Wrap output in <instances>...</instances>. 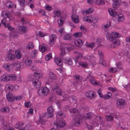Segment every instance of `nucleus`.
Here are the masks:
<instances>
[{
  "instance_id": "1",
  "label": "nucleus",
  "mask_w": 130,
  "mask_h": 130,
  "mask_svg": "<svg viewBox=\"0 0 130 130\" xmlns=\"http://www.w3.org/2000/svg\"><path fill=\"white\" fill-rule=\"evenodd\" d=\"M121 36L120 34L117 32H112L110 34L108 38L109 40L112 41V44L117 46L120 45L119 40L116 38H119Z\"/></svg>"
},
{
  "instance_id": "2",
  "label": "nucleus",
  "mask_w": 130,
  "mask_h": 130,
  "mask_svg": "<svg viewBox=\"0 0 130 130\" xmlns=\"http://www.w3.org/2000/svg\"><path fill=\"white\" fill-rule=\"evenodd\" d=\"M38 94L41 97H45L47 96L50 92V90L46 86L41 87L37 91Z\"/></svg>"
},
{
  "instance_id": "3",
  "label": "nucleus",
  "mask_w": 130,
  "mask_h": 130,
  "mask_svg": "<svg viewBox=\"0 0 130 130\" xmlns=\"http://www.w3.org/2000/svg\"><path fill=\"white\" fill-rule=\"evenodd\" d=\"M17 78V77L15 75L4 74L1 77V80L2 81L6 82L10 80H14Z\"/></svg>"
},
{
  "instance_id": "4",
  "label": "nucleus",
  "mask_w": 130,
  "mask_h": 130,
  "mask_svg": "<svg viewBox=\"0 0 130 130\" xmlns=\"http://www.w3.org/2000/svg\"><path fill=\"white\" fill-rule=\"evenodd\" d=\"M29 80L32 81V84L37 88H39L40 87L41 83L39 80L36 78V77H32V75H30L28 76Z\"/></svg>"
},
{
  "instance_id": "5",
  "label": "nucleus",
  "mask_w": 130,
  "mask_h": 130,
  "mask_svg": "<svg viewBox=\"0 0 130 130\" xmlns=\"http://www.w3.org/2000/svg\"><path fill=\"white\" fill-rule=\"evenodd\" d=\"M85 96L88 99L92 100L95 98L96 96V94L95 92L93 91L89 90L86 92Z\"/></svg>"
},
{
  "instance_id": "6",
  "label": "nucleus",
  "mask_w": 130,
  "mask_h": 130,
  "mask_svg": "<svg viewBox=\"0 0 130 130\" xmlns=\"http://www.w3.org/2000/svg\"><path fill=\"white\" fill-rule=\"evenodd\" d=\"M87 79H88L90 83L93 85H98L101 86L102 85V84L100 82H96L95 78L91 74H89L87 76Z\"/></svg>"
},
{
  "instance_id": "7",
  "label": "nucleus",
  "mask_w": 130,
  "mask_h": 130,
  "mask_svg": "<svg viewBox=\"0 0 130 130\" xmlns=\"http://www.w3.org/2000/svg\"><path fill=\"white\" fill-rule=\"evenodd\" d=\"M61 54L63 55L66 53L70 51V48L67 44H62L60 46Z\"/></svg>"
},
{
  "instance_id": "8",
  "label": "nucleus",
  "mask_w": 130,
  "mask_h": 130,
  "mask_svg": "<svg viewBox=\"0 0 130 130\" xmlns=\"http://www.w3.org/2000/svg\"><path fill=\"white\" fill-rule=\"evenodd\" d=\"M72 123L76 126L80 125L83 123V120L80 117L74 118L72 120Z\"/></svg>"
},
{
  "instance_id": "9",
  "label": "nucleus",
  "mask_w": 130,
  "mask_h": 130,
  "mask_svg": "<svg viewBox=\"0 0 130 130\" xmlns=\"http://www.w3.org/2000/svg\"><path fill=\"white\" fill-rule=\"evenodd\" d=\"M84 20L87 22H93L96 23L97 22V19L95 17L93 18L91 16H86L83 18Z\"/></svg>"
},
{
  "instance_id": "10",
  "label": "nucleus",
  "mask_w": 130,
  "mask_h": 130,
  "mask_svg": "<svg viewBox=\"0 0 130 130\" xmlns=\"http://www.w3.org/2000/svg\"><path fill=\"white\" fill-rule=\"evenodd\" d=\"M84 59L86 61H88L91 63L94 66L95 64V58L93 56H89L87 55L85 56Z\"/></svg>"
},
{
  "instance_id": "11",
  "label": "nucleus",
  "mask_w": 130,
  "mask_h": 130,
  "mask_svg": "<svg viewBox=\"0 0 130 130\" xmlns=\"http://www.w3.org/2000/svg\"><path fill=\"white\" fill-rule=\"evenodd\" d=\"M6 57L8 59L10 60H13L15 58V55L12 53L11 50H9L8 52Z\"/></svg>"
},
{
  "instance_id": "12",
  "label": "nucleus",
  "mask_w": 130,
  "mask_h": 130,
  "mask_svg": "<svg viewBox=\"0 0 130 130\" xmlns=\"http://www.w3.org/2000/svg\"><path fill=\"white\" fill-rule=\"evenodd\" d=\"M117 106H124L126 105V102L123 99H119L116 100Z\"/></svg>"
},
{
  "instance_id": "13",
  "label": "nucleus",
  "mask_w": 130,
  "mask_h": 130,
  "mask_svg": "<svg viewBox=\"0 0 130 130\" xmlns=\"http://www.w3.org/2000/svg\"><path fill=\"white\" fill-rule=\"evenodd\" d=\"M74 54L76 56V58L75 59V62L76 63L77 61L80 59L81 58H83V55L82 54L79 52L75 51L74 52Z\"/></svg>"
},
{
  "instance_id": "14",
  "label": "nucleus",
  "mask_w": 130,
  "mask_h": 130,
  "mask_svg": "<svg viewBox=\"0 0 130 130\" xmlns=\"http://www.w3.org/2000/svg\"><path fill=\"white\" fill-rule=\"evenodd\" d=\"M70 111L71 115L73 116H77L79 113V110L75 108L71 109Z\"/></svg>"
},
{
  "instance_id": "15",
  "label": "nucleus",
  "mask_w": 130,
  "mask_h": 130,
  "mask_svg": "<svg viewBox=\"0 0 130 130\" xmlns=\"http://www.w3.org/2000/svg\"><path fill=\"white\" fill-rule=\"evenodd\" d=\"M72 100L73 103H77V99L76 97L72 95L69 97H64L63 100H70V99Z\"/></svg>"
},
{
  "instance_id": "16",
  "label": "nucleus",
  "mask_w": 130,
  "mask_h": 130,
  "mask_svg": "<svg viewBox=\"0 0 130 130\" xmlns=\"http://www.w3.org/2000/svg\"><path fill=\"white\" fill-rule=\"evenodd\" d=\"M71 19L74 23H77L79 22L78 16L75 13H73L72 15L71 16Z\"/></svg>"
},
{
  "instance_id": "17",
  "label": "nucleus",
  "mask_w": 130,
  "mask_h": 130,
  "mask_svg": "<svg viewBox=\"0 0 130 130\" xmlns=\"http://www.w3.org/2000/svg\"><path fill=\"white\" fill-rule=\"evenodd\" d=\"M5 5L9 8H11L13 7L15 8L16 5L14 4L12 2L7 1L6 2Z\"/></svg>"
},
{
  "instance_id": "18",
  "label": "nucleus",
  "mask_w": 130,
  "mask_h": 130,
  "mask_svg": "<svg viewBox=\"0 0 130 130\" xmlns=\"http://www.w3.org/2000/svg\"><path fill=\"white\" fill-rule=\"evenodd\" d=\"M56 35L55 34H52L49 36L50 41L49 43L51 45H52L53 44L55 40Z\"/></svg>"
},
{
  "instance_id": "19",
  "label": "nucleus",
  "mask_w": 130,
  "mask_h": 130,
  "mask_svg": "<svg viewBox=\"0 0 130 130\" xmlns=\"http://www.w3.org/2000/svg\"><path fill=\"white\" fill-rule=\"evenodd\" d=\"M47 47L48 46L46 44L42 43L41 44L40 46H39V50L41 52L44 53L46 50Z\"/></svg>"
},
{
  "instance_id": "20",
  "label": "nucleus",
  "mask_w": 130,
  "mask_h": 130,
  "mask_svg": "<svg viewBox=\"0 0 130 130\" xmlns=\"http://www.w3.org/2000/svg\"><path fill=\"white\" fill-rule=\"evenodd\" d=\"M15 54L16 58L18 59H20L22 56V53L19 50H17L15 51Z\"/></svg>"
},
{
  "instance_id": "21",
  "label": "nucleus",
  "mask_w": 130,
  "mask_h": 130,
  "mask_svg": "<svg viewBox=\"0 0 130 130\" xmlns=\"http://www.w3.org/2000/svg\"><path fill=\"white\" fill-rule=\"evenodd\" d=\"M1 16L3 17H4V15H6L8 18H9L10 17V14L9 11L4 10L2 11Z\"/></svg>"
},
{
  "instance_id": "22",
  "label": "nucleus",
  "mask_w": 130,
  "mask_h": 130,
  "mask_svg": "<svg viewBox=\"0 0 130 130\" xmlns=\"http://www.w3.org/2000/svg\"><path fill=\"white\" fill-rule=\"evenodd\" d=\"M65 124V121L64 120L59 121V123H56V126L58 127H64Z\"/></svg>"
},
{
  "instance_id": "23",
  "label": "nucleus",
  "mask_w": 130,
  "mask_h": 130,
  "mask_svg": "<svg viewBox=\"0 0 130 130\" xmlns=\"http://www.w3.org/2000/svg\"><path fill=\"white\" fill-rule=\"evenodd\" d=\"M38 53V51L36 49L34 50L31 52V57L33 59L37 57Z\"/></svg>"
},
{
  "instance_id": "24",
  "label": "nucleus",
  "mask_w": 130,
  "mask_h": 130,
  "mask_svg": "<svg viewBox=\"0 0 130 130\" xmlns=\"http://www.w3.org/2000/svg\"><path fill=\"white\" fill-rule=\"evenodd\" d=\"M83 41L80 39H77L75 41V44L77 46H79L83 45Z\"/></svg>"
},
{
  "instance_id": "25",
  "label": "nucleus",
  "mask_w": 130,
  "mask_h": 130,
  "mask_svg": "<svg viewBox=\"0 0 130 130\" xmlns=\"http://www.w3.org/2000/svg\"><path fill=\"white\" fill-rule=\"evenodd\" d=\"M15 97H13L11 94H9L7 95V98L8 101L10 102H13L15 100Z\"/></svg>"
},
{
  "instance_id": "26",
  "label": "nucleus",
  "mask_w": 130,
  "mask_h": 130,
  "mask_svg": "<svg viewBox=\"0 0 130 130\" xmlns=\"http://www.w3.org/2000/svg\"><path fill=\"white\" fill-rule=\"evenodd\" d=\"M54 61L57 65L59 66H61L63 63V61L59 58L55 59Z\"/></svg>"
},
{
  "instance_id": "27",
  "label": "nucleus",
  "mask_w": 130,
  "mask_h": 130,
  "mask_svg": "<svg viewBox=\"0 0 130 130\" xmlns=\"http://www.w3.org/2000/svg\"><path fill=\"white\" fill-rule=\"evenodd\" d=\"M32 63V61L29 58H27L25 60L24 64L26 66H30Z\"/></svg>"
},
{
  "instance_id": "28",
  "label": "nucleus",
  "mask_w": 130,
  "mask_h": 130,
  "mask_svg": "<svg viewBox=\"0 0 130 130\" xmlns=\"http://www.w3.org/2000/svg\"><path fill=\"white\" fill-rule=\"evenodd\" d=\"M13 86L10 84H7L5 85L6 90L10 92L12 91Z\"/></svg>"
},
{
  "instance_id": "29",
  "label": "nucleus",
  "mask_w": 130,
  "mask_h": 130,
  "mask_svg": "<svg viewBox=\"0 0 130 130\" xmlns=\"http://www.w3.org/2000/svg\"><path fill=\"white\" fill-rule=\"evenodd\" d=\"M93 9L91 8H90L87 10H83L82 11V13L83 15H85L91 13L93 11Z\"/></svg>"
},
{
  "instance_id": "30",
  "label": "nucleus",
  "mask_w": 130,
  "mask_h": 130,
  "mask_svg": "<svg viewBox=\"0 0 130 130\" xmlns=\"http://www.w3.org/2000/svg\"><path fill=\"white\" fill-rule=\"evenodd\" d=\"M53 116V114H50L48 112H46L45 113H43L42 114V117H44L46 118H52Z\"/></svg>"
},
{
  "instance_id": "31",
  "label": "nucleus",
  "mask_w": 130,
  "mask_h": 130,
  "mask_svg": "<svg viewBox=\"0 0 130 130\" xmlns=\"http://www.w3.org/2000/svg\"><path fill=\"white\" fill-rule=\"evenodd\" d=\"M74 77L77 81L76 83L78 84H80V82H81L82 80V77L77 75L74 76Z\"/></svg>"
},
{
  "instance_id": "32",
  "label": "nucleus",
  "mask_w": 130,
  "mask_h": 130,
  "mask_svg": "<svg viewBox=\"0 0 130 130\" xmlns=\"http://www.w3.org/2000/svg\"><path fill=\"white\" fill-rule=\"evenodd\" d=\"M34 47V45L32 42H29L26 47L27 49L30 50L32 49Z\"/></svg>"
},
{
  "instance_id": "33",
  "label": "nucleus",
  "mask_w": 130,
  "mask_h": 130,
  "mask_svg": "<svg viewBox=\"0 0 130 130\" xmlns=\"http://www.w3.org/2000/svg\"><path fill=\"white\" fill-rule=\"evenodd\" d=\"M108 11L110 15L112 17L115 16L117 15V12L114 11L112 9H109Z\"/></svg>"
},
{
  "instance_id": "34",
  "label": "nucleus",
  "mask_w": 130,
  "mask_h": 130,
  "mask_svg": "<svg viewBox=\"0 0 130 130\" xmlns=\"http://www.w3.org/2000/svg\"><path fill=\"white\" fill-rule=\"evenodd\" d=\"M120 2H121L120 0H114L113 7L114 8H117L120 4Z\"/></svg>"
},
{
  "instance_id": "35",
  "label": "nucleus",
  "mask_w": 130,
  "mask_h": 130,
  "mask_svg": "<svg viewBox=\"0 0 130 130\" xmlns=\"http://www.w3.org/2000/svg\"><path fill=\"white\" fill-rule=\"evenodd\" d=\"M112 96V94L110 92H107V94H105L103 98L105 99H108L111 98Z\"/></svg>"
},
{
  "instance_id": "36",
  "label": "nucleus",
  "mask_w": 130,
  "mask_h": 130,
  "mask_svg": "<svg viewBox=\"0 0 130 130\" xmlns=\"http://www.w3.org/2000/svg\"><path fill=\"white\" fill-rule=\"evenodd\" d=\"M65 62L69 65H71L72 64V62L71 60L68 58H66L64 59Z\"/></svg>"
},
{
  "instance_id": "37",
  "label": "nucleus",
  "mask_w": 130,
  "mask_h": 130,
  "mask_svg": "<svg viewBox=\"0 0 130 130\" xmlns=\"http://www.w3.org/2000/svg\"><path fill=\"white\" fill-rule=\"evenodd\" d=\"M9 108L7 106H5L3 108H2L1 109V112L5 113L9 111Z\"/></svg>"
},
{
  "instance_id": "38",
  "label": "nucleus",
  "mask_w": 130,
  "mask_h": 130,
  "mask_svg": "<svg viewBox=\"0 0 130 130\" xmlns=\"http://www.w3.org/2000/svg\"><path fill=\"white\" fill-rule=\"evenodd\" d=\"M49 77L50 79L54 80L56 79L57 77L53 72H51L49 73Z\"/></svg>"
},
{
  "instance_id": "39",
  "label": "nucleus",
  "mask_w": 130,
  "mask_h": 130,
  "mask_svg": "<svg viewBox=\"0 0 130 130\" xmlns=\"http://www.w3.org/2000/svg\"><path fill=\"white\" fill-rule=\"evenodd\" d=\"M32 77H36V78L40 79L42 77V74L40 73H34V75Z\"/></svg>"
},
{
  "instance_id": "40",
  "label": "nucleus",
  "mask_w": 130,
  "mask_h": 130,
  "mask_svg": "<svg viewBox=\"0 0 130 130\" xmlns=\"http://www.w3.org/2000/svg\"><path fill=\"white\" fill-rule=\"evenodd\" d=\"M13 66L15 67L16 70H18L20 68V65L19 63H14L12 64Z\"/></svg>"
},
{
  "instance_id": "41",
  "label": "nucleus",
  "mask_w": 130,
  "mask_h": 130,
  "mask_svg": "<svg viewBox=\"0 0 130 130\" xmlns=\"http://www.w3.org/2000/svg\"><path fill=\"white\" fill-rule=\"evenodd\" d=\"M63 39L64 40H71L72 38L69 34H67L64 36Z\"/></svg>"
},
{
  "instance_id": "42",
  "label": "nucleus",
  "mask_w": 130,
  "mask_h": 130,
  "mask_svg": "<svg viewBox=\"0 0 130 130\" xmlns=\"http://www.w3.org/2000/svg\"><path fill=\"white\" fill-rule=\"evenodd\" d=\"M59 18V19L58 20V23L59 26H61L62 25L64 21L62 18L61 17H60Z\"/></svg>"
},
{
  "instance_id": "43",
  "label": "nucleus",
  "mask_w": 130,
  "mask_h": 130,
  "mask_svg": "<svg viewBox=\"0 0 130 130\" xmlns=\"http://www.w3.org/2000/svg\"><path fill=\"white\" fill-rule=\"evenodd\" d=\"M20 6L22 7H24L26 4V2L25 0H18Z\"/></svg>"
},
{
  "instance_id": "44",
  "label": "nucleus",
  "mask_w": 130,
  "mask_h": 130,
  "mask_svg": "<svg viewBox=\"0 0 130 130\" xmlns=\"http://www.w3.org/2000/svg\"><path fill=\"white\" fill-rule=\"evenodd\" d=\"M54 109L53 108V106H50L47 108V111L49 113L53 114Z\"/></svg>"
},
{
  "instance_id": "45",
  "label": "nucleus",
  "mask_w": 130,
  "mask_h": 130,
  "mask_svg": "<svg viewBox=\"0 0 130 130\" xmlns=\"http://www.w3.org/2000/svg\"><path fill=\"white\" fill-rule=\"evenodd\" d=\"M11 66V65L9 63L5 64L3 66V67L7 70H10Z\"/></svg>"
},
{
  "instance_id": "46",
  "label": "nucleus",
  "mask_w": 130,
  "mask_h": 130,
  "mask_svg": "<svg viewBox=\"0 0 130 130\" xmlns=\"http://www.w3.org/2000/svg\"><path fill=\"white\" fill-rule=\"evenodd\" d=\"M79 64L80 66L84 68L87 67L88 66V64L86 62L81 61L79 62Z\"/></svg>"
},
{
  "instance_id": "47",
  "label": "nucleus",
  "mask_w": 130,
  "mask_h": 130,
  "mask_svg": "<svg viewBox=\"0 0 130 130\" xmlns=\"http://www.w3.org/2000/svg\"><path fill=\"white\" fill-rule=\"evenodd\" d=\"M60 15L61 14L59 11L58 10H56L55 11L54 14V17L55 18L56 17H58L59 18Z\"/></svg>"
},
{
  "instance_id": "48",
  "label": "nucleus",
  "mask_w": 130,
  "mask_h": 130,
  "mask_svg": "<svg viewBox=\"0 0 130 130\" xmlns=\"http://www.w3.org/2000/svg\"><path fill=\"white\" fill-rule=\"evenodd\" d=\"M26 27L24 26H21L19 27L18 29L21 32H24L26 30Z\"/></svg>"
},
{
  "instance_id": "49",
  "label": "nucleus",
  "mask_w": 130,
  "mask_h": 130,
  "mask_svg": "<svg viewBox=\"0 0 130 130\" xmlns=\"http://www.w3.org/2000/svg\"><path fill=\"white\" fill-rule=\"evenodd\" d=\"M52 54L51 53H49L45 56V60L46 61L49 60L52 58Z\"/></svg>"
},
{
  "instance_id": "50",
  "label": "nucleus",
  "mask_w": 130,
  "mask_h": 130,
  "mask_svg": "<svg viewBox=\"0 0 130 130\" xmlns=\"http://www.w3.org/2000/svg\"><path fill=\"white\" fill-rule=\"evenodd\" d=\"M82 35V33L81 32H77L73 34V36L75 38H78L81 37Z\"/></svg>"
},
{
  "instance_id": "51",
  "label": "nucleus",
  "mask_w": 130,
  "mask_h": 130,
  "mask_svg": "<svg viewBox=\"0 0 130 130\" xmlns=\"http://www.w3.org/2000/svg\"><path fill=\"white\" fill-rule=\"evenodd\" d=\"M102 89L100 88L98 90L97 92L100 97L103 98V95L102 93Z\"/></svg>"
},
{
  "instance_id": "52",
  "label": "nucleus",
  "mask_w": 130,
  "mask_h": 130,
  "mask_svg": "<svg viewBox=\"0 0 130 130\" xmlns=\"http://www.w3.org/2000/svg\"><path fill=\"white\" fill-rule=\"evenodd\" d=\"M105 117L107 121H112L113 120V118L111 116L107 115Z\"/></svg>"
},
{
  "instance_id": "53",
  "label": "nucleus",
  "mask_w": 130,
  "mask_h": 130,
  "mask_svg": "<svg viewBox=\"0 0 130 130\" xmlns=\"http://www.w3.org/2000/svg\"><path fill=\"white\" fill-rule=\"evenodd\" d=\"M0 119L2 121V123L3 126H7V124H5V122L4 121V119L3 116L1 115L0 116Z\"/></svg>"
},
{
  "instance_id": "54",
  "label": "nucleus",
  "mask_w": 130,
  "mask_h": 130,
  "mask_svg": "<svg viewBox=\"0 0 130 130\" xmlns=\"http://www.w3.org/2000/svg\"><path fill=\"white\" fill-rule=\"evenodd\" d=\"M85 117L88 119H90L92 117V115L91 113L88 112L86 114Z\"/></svg>"
},
{
  "instance_id": "55",
  "label": "nucleus",
  "mask_w": 130,
  "mask_h": 130,
  "mask_svg": "<svg viewBox=\"0 0 130 130\" xmlns=\"http://www.w3.org/2000/svg\"><path fill=\"white\" fill-rule=\"evenodd\" d=\"M55 98L54 94H51L49 98V100L52 102H54L55 100Z\"/></svg>"
},
{
  "instance_id": "56",
  "label": "nucleus",
  "mask_w": 130,
  "mask_h": 130,
  "mask_svg": "<svg viewBox=\"0 0 130 130\" xmlns=\"http://www.w3.org/2000/svg\"><path fill=\"white\" fill-rule=\"evenodd\" d=\"M109 69L110 73H114L117 71V69L116 67L109 68Z\"/></svg>"
},
{
  "instance_id": "57",
  "label": "nucleus",
  "mask_w": 130,
  "mask_h": 130,
  "mask_svg": "<svg viewBox=\"0 0 130 130\" xmlns=\"http://www.w3.org/2000/svg\"><path fill=\"white\" fill-rule=\"evenodd\" d=\"M96 3L98 5H100L104 3V2L102 0H96Z\"/></svg>"
},
{
  "instance_id": "58",
  "label": "nucleus",
  "mask_w": 130,
  "mask_h": 130,
  "mask_svg": "<svg viewBox=\"0 0 130 130\" xmlns=\"http://www.w3.org/2000/svg\"><path fill=\"white\" fill-rule=\"evenodd\" d=\"M37 34L38 36L41 37H44L46 35V33L41 31H39Z\"/></svg>"
},
{
  "instance_id": "59",
  "label": "nucleus",
  "mask_w": 130,
  "mask_h": 130,
  "mask_svg": "<svg viewBox=\"0 0 130 130\" xmlns=\"http://www.w3.org/2000/svg\"><path fill=\"white\" fill-rule=\"evenodd\" d=\"M99 63H100L103 66H105L106 65V61L103 59V58L100 59V60Z\"/></svg>"
},
{
  "instance_id": "60",
  "label": "nucleus",
  "mask_w": 130,
  "mask_h": 130,
  "mask_svg": "<svg viewBox=\"0 0 130 130\" xmlns=\"http://www.w3.org/2000/svg\"><path fill=\"white\" fill-rule=\"evenodd\" d=\"M98 53L99 55V57L100 59L103 58L104 55L102 51L99 50L98 51Z\"/></svg>"
},
{
  "instance_id": "61",
  "label": "nucleus",
  "mask_w": 130,
  "mask_h": 130,
  "mask_svg": "<svg viewBox=\"0 0 130 130\" xmlns=\"http://www.w3.org/2000/svg\"><path fill=\"white\" fill-rule=\"evenodd\" d=\"M56 92L57 94L59 95H61L62 92V90L60 88H58L56 90Z\"/></svg>"
},
{
  "instance_id": "62",
  "label": "nucleus",
  "mask_w": 130,
  "mask_h": 130,
  "mask_svg": "<svg viewBox=\"0 0 130 130\" xmlns=\"http://www.w3.org/2000/svg\"><path fill=\"white\" fill-rule=\"evenodd\" d=\"M23 98V96L21 95L15 97V100L19 101L21 100Z\"/></svg>"
},
{
  "instance_id": "63",
  "label": "nucleus",
  "mask_w": 130,
  "mask_h": 130,
  "mask_svg": "<svg viewBox=\"0 0 130 130\" xmlns=\"http://www.w3.org/2000/svg\"><path fill=\"white\" fill-rule=\"evenodd\" d=\"M2 23L3 24L5 27H7V25L6 24L7 23L6 18H5L3 19L1 21Z\"/></svg>"
},
{
  "instance_id": "64",
  "label": "nucleus",
  "mask_w": 130,
  "mask_h": 130,
  "mask_svg": "<svg viewBox=\"0 0 130 130\" xmlns=\"http://www.w3.org/2000/svg\"><path fill=\"white\" fill-rule=\"evenodd\" d=\"M118 18L119 21L123 22L124 20V17L122 15L119 16Z\"/></svg>"
}]
</instances>
